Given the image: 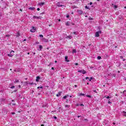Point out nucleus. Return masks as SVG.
Returning a JSON list of instances; mask_svg holds the SVG:
<instances>
[{
  "instance_id": "f257e3e1",
  "label": "nucleus",
  "mask_w": 126,
  "mask_h": 126,
  "mask_svg": "<svg viewBox=\"0 0 126 126\" xmlns=\"http://www.w3.org/2000/svg\"><path fill=\"white\" fill-rule=\"evenodd\" d=\"M14 51L13 50H11L10 52V53L8 54L7 56L8 57H10V58H12L13 56H14Z\"/></svg>"
},
{
  "instance_id": "f03ea898",
  "label": "nucleus",
  "mask_w": 126,
  "mask_h": 126,
  "mask_svg": "<svg viewBox=\"0 0 126 126\" xmlns=\"http://www.w3.org/2000/svg\"><path fill=\"white\" fill-rule=\"evenodd\" d=\"M102 33V32L101 31H99L98 32H96L95 33V37H99L100 36L99 34H101Z\"/></svg>"
},
{
  "instance_id": "7ed1b4c3",
  "label": "nucleus",
  "mask_w": 126,
  "mask_h": 126,
  "mask_svg": "<svg viewBox=\"0 0 126 126\" xmlns=\"http://www.w3.org/2000/svg\"><path fill=\"white\" fill-rule=\"evenodd\" d=\"M31 32H32V33L36 32V27H32V29L31 30Z\"/></svg>"
},
{
  "instance_id": "20e7f679",
  "label": "nucleus",
  "mask_w": 126,
  "mask_h": 126,
  "mask_svg": "<svg viewBox=\"0 0 126 126\" xmlns=\"http://www.w3.org/2000/svg\"><path fill=\"white\" fill-rule=\"evenodd\" d=\"M32 18L33 19H42V17L41 16H33Z\"/></svg>"
},
{
  "instance_id": "39448f33",
  "label": "nucleus",
  "mask_w": 126,
  "mask_h": 126,
  "mask_svg": "<svg viewBox=\"0 0 126 126\" xmlns=\"http://www.w3.org/2000/svg\"><path fill=\"white\" fill-rule=\"evenodd\" d=\"M39 48L37 49L38 51H42V49H43V46L42 45H39Z\"/></svg>"
},
{
  "instance_id": "423d86ee",
  "label": "nucleus",
  "mask_w": 126,
  "mask_h": 126,
  "mask_svg": "<svg viewBox=\"0 0 126 126\" xmlns=\"http://www.w3.org/2000/svg\"><path fill=\"white\" fill-rule=\"evenodd\" d=\"M48 40L45 38H43L42 39V42H45V43H47V42H48Z\"/></svg>"
},
{
  "instance_id": "0eeeda50",
  "label": "nucleus",
  "mask_w": 126,
  "mask_h": 126,
  "mask_svg": "<svg viewBox=\"0 0 126 126\" xmlns=\"http://www.w3.org/2000/svg\"><path fill=\"white\" fill-rule=\"evenodd\" d=\"M40 76H37L35 79L36 82H39V80L40 79Z\"/></svg>"
},
{
  "instance_id": "6e6552de",
  "label": "nucleus",
  "mask_w": 126,
  "mask_h": 126,
  "mask_svg": "<svg viewBox=\"0 0 126 126\" xmlns=\"http://www.w3.org/2000/svg\"><path fill=\"white\" fill-rule=\"evenodd\" d=\"M38 4V5H40V6H42L44 5V4H45V3L44 2L39 3Z\"/></svg>"
},
{
  "instance_id": "1a4fd4ad",
  "label": "nucleus",
  "mask_w": 126,
  "mask_h": 126,
  "mask_svg": "<svg viewBox=\"0 0 126 126\" xmlns=\"http://www.w3.org/2000/svg\"><path fill=\"white\" fill-rule=\"evenodd\" d=\"M122 114L123 115V116H125V117H126V112L122 111Z\"/></svg>"
},
{
  "instance_id": "9d476101",
  "label": "nucleus",
  "mask_w": 126,
  "mask_h": 126,
  "mask_svg": "<svg viewBox=\"0 0 126 126\" xmlns=\"http://www.w3.org/2000/svg\"><path fill=\"white\" fill-rule=\"evenodd\" d=\"M82 73L83 74H85L86 73V71H85L84 69H82Z\"/></svg>"
},
{
  "instance_id": "9b49d317",
  "label": "nucleus",
  "mask_w": 126,
  "mask_h": 126,
  "mask_svg": "<svg viewBox=\"0 0 126 126\" xmlns=\"http://www.w3.org/2000/svg\"><path fill=\"white\" fill-rule=\"evenodd\" d=\"M86 79H89V81H91V79H93V78L91 77V78H89V77H86Z\"/></svg>"
},
{
  "instance_id": "f8f14e48",
  "label": "nucleus",
  "mask_w": 126,
  "mask_h": 126,
  "mask_svg": "<svg viewBox=\"0 0 126 126\" xmlns=\"http://www.w3.org/2000/svg\"><path fill=\"white\" fill-rule=\"evenodd\" d=\"M67 59H68L67 56H65V61L66 62H67V63H68V62H69V60H67Z\"/></svg>"
},
{
  "instance_id": "ddd939ff",
  "label": "nucleus",
  "mask_w": 126,
  "mask_h": 126,
  "mask_svg": "<svg viewBox=\"0 0 126 126\" xmlns=\"http://www.w3.org/2000/svg\"><path fill=\"white\" fill-rule=\"evenodd\" d=\"M57 6H59V7H61V6H63L62 4H60L59 2L57 3Z\"/></svg>"
},
{
  "instance_id": "4468645a",
  "label": "nucleus",
  "mask_w": 126,
  "mask_h": 126,
  "mask_svg": "<svg viewBox=\"0 0 126 126\" xmlns=\"http://www.w3.org/2000/svg\"><path fill=\"white\" fill-rule=\"evenodd\" d=\"M72 53L73 54H76V49H73L72 50Z\"/></svg>"
},
{
  "instance_id": "2eb2a0df",
  "label": "nucleus",
  "mask_w": 126,
  "mask_h": 126,
  "mask_svg": "<svg viewBox=\"0 0 126 126\" xmlns=\"http://www.w3.org/2000/svg\"><path fill=\"white\" fill-rule=\"evenodd\" d=\"M78 12L79 14H82V13H83V12L81 10L78 11Z\"/></svg>"
},
{
  "instance_id": "dca6fc26",
  "label": "nucleus",
  "mask_w": 126,
  "mask_h": 126,
  "mask_svg": "<svg viewBox=\"0 0 126 126\" xmlns=\"http://www.w3.org/2000/svg\"><path fill=\"white\" fill-rule=\"evenodd\" d=\"M29 9H31V10H34V9H35V7H30Z\"/></svg>"
},
{
  "instance_id": "f3484780",
  "label": "nucleus",
  "mask_w": 126,
  "mask_h": 126,
  "mask_svg": "<svg viewBox=\"0 0 126 126\" xmlns=\"http://www.w3.org/2000/svg\"><path fill=\"white\" fill-rule=\"evenodd\" d=\"M66 26H69V22H67L65 24Z\"/></svg>"
},
{
  "instance_id": "a211bd4d",
  "label": "nucleus",
  "mask_w": 126,
  "mask_h": 126,
  "mask_svg": "<svg viewBox=\"0 0 126 126\" xmlns=\"http://www.w3.org/2000/svg\"><path fill=\"white\" fill-rule=\"evenodd\" d=\"M14 82H15V83H18V82H19V80H17V79H16V80H15Z\"/></svg>"
},
{
  "instance_id": "6ab92c4d",
  "label": "nucleus",
  "mask_w": 126,
  "mask_h": 126,
  "mask_svg": "<svg viewBox=\"0 0 126 126\" xmlns=\"http://www.w3.org/2000/svg\"><path fill=\"white\" fill-rule=\"evenodd\" d=\"M73 34H74V35H77V34H78V33L77 32H74Z\"/></svg>"
},
{
  "instance_id": "aec40b11",
  "label": "nucleus",
  "mask_w": 126,
  "mask_h": 126,
  "mask_svg": "<svg viewBox=\"0 0 126 126\" xmlns=\"http://www.w3.org/2000/svg\"><path fill=\"white\" fill-rule=\"evenodd\" d=\"M68 95H65L64 96H63V99H66V98H67V96H68Z\"/></svg>"
},
{
  "instance_id": "412c9836",
  "label": "nucleus",
  "mask_w": 126,
  "mask_h": 126,
  "mask_svg": "<svg viewBox=\"0 0 126 126\" xmlns=\"http://www.w3.org/2000/svg\"><path fill=\"white\" fill-rule=\"evenodd\" d=\"M19 35H20V34H19V32H17V37H19Z\"/></svg>"
},
{
  "instance_id": "4be33fe9",
  "label": "nucleus",
  "mask_w": 126,
  "mask_h": 126,
  "mask_svg": "<svg viewBox=\"0 0 126 126\" xmlns=\"http://www.w3.org/2000/svg\"><path fill=\"white\" fill-rule=\"evenodd\" d=\"M39 37H41V38H43V37H44V36L43 35V34H40Z\"/></svg>"
},
{
  "instance_id": "5701e85b",
  "label": "nucleus",
  "mask_w": 126,
  "mask_h": 126,
  "mask_svg": "<svg viewBox=\"0 0 126 126\" xmlns=\"http://www.w3.org/2000/svg\"><path fill=\"white\" fill-rule=\"evenodd\" d=\"M15 86H13L11 87L10 88H11V89H13V88H15Z\"/></svg>"
},
{
  "instance_id": "b1692460",
  "label": "nucleus",
  "mask_w": 126,
  "mask_h": 126,
  "mask_svg": "<svg viewBox=\"0 0 126 126\" xmlns=\"http://www.w3.org/2000/svg\"><path fill=\"white\" fill-rule=\"evenodd\" d=\"M87 97H88V98H91V95H87Z\"/></svg>"
},
{
  "instance_id": "393cba45",
  "label": "nucleus",
  "mask_w": 126,
  "mask_h": 126,
  "mask_svg": "<svg viewBox=\"0 0 126 126\" xmlns=\"http://www.w3.org/2000/svg\"><path fill=\"white\" fill-rule=\"evenodd\" d=\"M68 107H69V105H65V108H68Z\"/></svg>"
},
{
  "instance_id": "a878e982",
  "label": "nucleus",
  "mask_w": 126,
  "mask_h": 126,
  "mask_svg": "<svg viewBox=\"0 0 126 126\" xmlns=\"http://www.w3.org/2000/svg\"><path fill=\"white\" fill-rule=\"evenodd\" d=\"M89 19V20H93V18L90 17Z\"/></svg>"
},
{
  "instance_id": "bb28decb",
  "label": "nucleus",
  "mask_w": 126,
  "mask_h": 126,
  "mask_svg": "<svg viewBox=\"0 0 126 126\" xmlns=\"http://www.w3.org/2000/svg\"><path fill=\"white\" fill-rule=\"evenodd\" d=\"M97 59H98V60H101V57L98 56Z\"/></svg>"
},
{
  "instance_id": "cd10ccee",
  "label": "nucleus",
  "mask_w": 126,
  "mask_h": 126,
  "mask_svg": "<svg viewBox=\"0 0 126 126\" xmlns=\"http://www.w3.org/2000/svg\"><path fill=\"white\" fill-rule=\"evenodd\" d=\"M40 88L43 89V87H37V89H40Z\"/></svg>"
},
{
  "instance_id": "c85d7f7f",
  "label": "nucleus",
  "mask_w": 126,
  "mask_h": 126,
  "mask_svg": "<svg viewBox=\"0 0 126 126\" xmlns=\"http://www.w3.org/2000/svg\"><path fill=\"white\" fill-rule=\"evenodd\" d=\"M5 37H10V35L7 34V35H6Z\"/></svg>"
},
{
  "instance_id": "c756f323",
  "label": "nucleus",
  "mask_w": 126,
  "mask_h": 126,
  "mask_svg": "<svg viewBox=\"0 0 126 126\" xmlns=\"http://www.w3.org/2000/svg\"><path fill=\"white\" fill-rule=\"evenodd\" d=\"M114 8H118V6H117V5H114Z\"/></svg>"
},
{
  "instance_id": "7c9ffc66",
  "label": "nucleus",
  "mask_w": 126,
  "mask_h": 126,
  "mask_svg": "<svg viewBox=\"0 0 126 126\" xmlns=\"http://www.w3.org/2000/svg\"><path fill=\"white\" fill-rule=\"evenodd\" d=\"M85 8H86L87 9H89V7H88L87 6H85Z\"/></svg>"
},
{
  "instance_id": "2f4dec72",
  "label": "nucleus",
  "mask_w": 126,
  "mask_h": 126,
  "mask_svg": "<svg viewBox=\"0 0 126 126\" xmlns=\"http://www.w3.org/2000/svg\"><path fill=\"white\" fill-rule=\"evenodd\" d=\"M26 84H29V82L27 81L25 82Z\"/></svg>"
},
{
  "instance_id": "473e14b6",
  "label": "nucleus",
  "mask_w": 126,
  "mask_h": 126,
  "mask_svg": "<svg viewBox=\"0 0 126 126\" xmlns=\"http://www.w3.org/2000/svg\"><path fill=\"white\" fill-rule=\"evenodd\" d=\"M78 72H82V70H78Z\"/></svg>"
},
{
  "instance_id": "72a5a7b5",
  "label": "nucleus",
  "mask_w": 126,
  "mask_h": 126,
  "mask_svg": "<svg viewBox=\"0 0 126 126\" xmlns=\"http://www.w3.org/2000/svg\"><path fill=\"white\" fill-rule=\"evenodd\" d=\"M35 44H36L37 45H38V44H40V43L38 41L35 42Z\"/></svg>"
},
{
  "instance_id": "f704fd0d",
  "label": "nucleus",
  "mask_w": 126,
  "mask_h": 126,
  "mask_svg": "<svg viewBox=\"0 0 126 126\" xmlns=\"http://www.w3.org/2000/svg\"><path fill=\"white\" fill-rule=\"evenodd\" d=\"M92 4H93L92 2H90V5H92Z\"/></svg>"
},
{
  "instance_id": "c9c22d12",
  "label": "nucleus",
  "mask_w": 126,
  "mask_h": 126,
  "mask_svg": "<svg viewBox=\"0 0 126 126\" xmlns=\"http://www.w3.org/2000/svg\"><path fill=\"white\" fill-rule=\"evenodd\" d=\"M66 17H67V18H68L69 17V15H67Z\"/></svg>"
},
{
  "instance_id": "e433bc0d",
  "label": "nucleus",
  "mask_w": 126,
  "mask_h": 126,
  "mask_svg": "<svg viewBox=\"0 0 126 126\" xmlns=\"http://www.w3.org/2000/svg\"><path fill=\"white\" fill-rule=\"evenodd\" d=\"M51 64H52V63H50V64L48 65V66H51Z\"/></svg>"
},
{
  "instance_id": "4c0bfd02",
  "label": "nucleus",
  "mask_w": 126,
  "mask_h": 126,
  "mask_svg": "<svg viewBox=\"0 0 126 126\" xmlns=\"http://www.w3.org/2000/svg\"><path fill=\"white\" fill-rule=\"evenodd\" d=\"M29 84H30V85H32L33 84V83H29Z\"/></svg>"
},
{
  "instance_id": "58836bf2",
  "label": "nucleus",
  "mask_w": 126,
  "mask_h": 126,
  "mask_svg": "<svg viewBox=\"0 0 126 126\" xmlns=\"http://www.w3.org/2000/svg\"><path fill=\"white\" fill-rule=\"evenodd\" d=\"M106 98H107V99H109V98H111L109 96H107V97H106Z\"/></svg>"
},
{
  "instance_id": "ea45409f",
  "label": "nucleus",
  "mask_w": 126,
  "mask_h": 126,
  "mask_svg": "<svg viewBox=\"0 0 126 126\" xmlns=\"http://www.w3.org/2000/svg\"><path fill=\"white\" fill-rule=\"evenodd\" d=\"M108 104H112V102H111V101H108Z\"/></svg>"
},
{
  "instance_id": "a19ab883",
  "label": "nucleus",
  "mask_w": 126,
  "mask_h": 126,
  "mask_svg": "<svg viewBox=\"0 0 126 126\" xmlns=\"http://www.w3.org/2000/svg\"><path fill=\"white\" fill-rule=\"evenodd\" d=\"M37 10H38V11H39L40 10V8H38L37 9Z\"/></svg>"
},
{
  "instance_id": "79ce46f5",
  "label": "nucleus",
  "mask_w": 126,
  "mask_h": 126,
  "mask_svg": "<svg viewBox=\"0 0 126 126\" xmlns=\"http://www.w3.org/2000/svg\"><path fill=\"white\" fill-rule=\"evenodd\" d=\"M11 114H12V115H14V114H15V113H14V112H12Z\"/></svg>"
},
{
  "instance_id": "37998d69",
  "label": "nucleus",
  "mask_w": 126,
  "mask_h": 126,
  "mask_svg": "<svg viewBox=\"0 0 126 126\" xmlns=\"http://www.w3.org/2000/svg\"><path fill=\"white\" fill-rule=\"evenodd\" d=\"M18 87H19V88H21V85H19Z\"/></svg>"
},
{
  "instance_id": "c03bdc74",
  "label": "nucleus",
  "mask_w": 126,
  "mask_h": 126,
  "mask_svg": "<svg viewBox=\"0 0 126 126\" xmlns=\"http://www.w3.org/2000/svg\"><path fill=\"white\" fill-rule=\"evenodd\" d=\"M75 65H78V63H75Z\"/></svg>"
},
{
  "instance_id": "a18cd8bd",
  "label": "nucleus",
  "mask_w": 126,
  "mask_h": 126,
  "mask_svg": "<svg viewBox=\"0 0 126 126\" xmlns=\"http://www.w3.org/2000/svg\"><path fill=\"white\" fill-rule=\"evenodd\" d=\"M51 69L54 70V67H52L51 68Z\"/></svg>"
},
{
  "instance_id": "49530a36",
  "label": "nucleus",
  "mask_w": 126,
  "mask_h": 126,
  "mask_svg": "<svg viewBox=\"0 0 126 126\" xmlns=\"http://www.w3.org/2000/svg\"><path fill=\"white\" fill-rule=\"evenodd\" d=\"M80 95H84V94H81Z\"/></svg>"
},
{
  "instance_id": "de8ad7c7",
  "label": "nucleus",
  "mask_w": 126,
  "mask_h": 126,
  "mask_svg": "<svg viewBox=\"0 0 126 126\" xmlns=\"http://www.w3.org/2000/svg\"><path fill=\"white\" fill-rule=\"evenodd\" d=\"M77 117H78V118H80V117H81V116H78Z\"/></svg>"
},
{
  "instance_id": "09e8293b",
  "label": "nucleus",
  "mask_w": 126,
  "mask_h": 126,
  "mask_svg": "<svg viewBox=\"0 0 126 126\" xmlns=\"http://www.w3.org/2000/svg\"><path fill=\"white\" fill-rule=\"evenodd\" d=\"M69 39H71L72 37L71 36H69Z\"/></svg>"
},
{
  "instance_id": "8fccbe9b",
  "label": "nucleus",
  "mask_w": 126,
  "mask_h": 126,
  "mask_svg": "<svg viewBox=\"0 0 126 126\" xmlns=\"http://www.w3.org/2000/svg\"><path fill=\"white\" fill-rule=\"evenodd\" d=\"M54 119H57V117L55 116L54 117Z\"/></svg>"
},
{
  "instance_id": "3c124183",
  "label": "nucleus",
  "mask_w": 126,
  "mask_h": 126,
  "mask_svg": "<svg viewBox=\"0 0 126 126\" xmlns=\"http://www.w3.org/2000/svg\"><path fill=\"white\" fill-rule=\"evenodd\" d=\"M58 21L60 22L61 21V19H59Z\"/></svg>"
},
{
  "instance_id": "603ef678",
  "label": "nucleus",
  "mask_w": 126,
  "mask_h": 126,
  "mask_svg": "<svg viewBox=\"0 0 126 126\" xmlns=\"http://www.w3.org/2000/svg\"><path fill=\"white\" fill-rule=\"evenodd\" d=\"M28 55H30V53L28 52Z\"/></svg>"
},
{
  "instance_id": "864d4df0",
  "label": "nucleus",
  "mask_w": 126,
  "mask_h": 126,
  "mask_svg": "<svg viewBox=\"0 0 126 126\" xmlns=\"http://www.w3.org/2000/svg\"><path fill=\"white\" fill-rule=\"evenodd\" d=\"M121 59H123V56L120 57Z\"/></svg>"
},
{
  "instance_id": "5fc2aeb1",
  "label": "nucleus",
  "mask_w": 126,
  "mask_h": 126,
  "mask_svg": "<svg viewBox=\"0 0 126 126\" xmlns=\"http://www.w3.org/2000/svg\"><path fill=\"white\" fill-rule=\"evenodd\" d=\"M36 53L34 52L33 55H35Z\"/></svg>"
},
{
  "instance_id": "6e6d98bb",
  "label": "nucleus",
  "mask_w": 126,
  "mask_h": 126,
  "mask_svg": "<svg viewBox=\"0 0 126 126\" xmlns=\"http://www.w3.org/2000/svg\"><path fill=\"white\" fill-rule=\"evenodd\" d=\"M80 106H84L83 104H80Z\"/></svg>"
},
{
  "instance_id": "4d7b16f0",
  "label": "nucleus",
  "mask_w": 126,
  "mask_h": 126,
  "mask_svg": "<svg viewBox=\"0 0 126 126\" xmlns=\"http://www.w3.org/2000/svg\"><path fill=\"white\" fill-rule=\"evenodd\" d=\"M55 63H57V61H55Z\"/></svg>"
},
{
  "instance_id": "13d9d810",
  "label": "nucleus",
  "mask_w": 126,
  "mask_h": 126,
  "mask_svg": "<svg viewBox=\"0 0 126 126\" xmlns=\"http://www.w3.org/2000/svg\"><path fill=\"white\" fill-rule=\"evenodd\" d=\"M75 87H77V85H75Z\"/></svg>"
},
{
  "instance_id": "bf43d9fd",
  "label": "nucleus",
  "mask_w": 126,
  "mask_h": 126,
  "mask_svg": "<svg viewBox=\"0 0 126 126\" xmlns=\"http://www.w3.org/2000/svg\"><path fill=\"white\" fill-rule=\"evenodd\" d=\"M125 61H126V59H124L123 60V61L125 62Z\"/></svg>"
},
{
  "instance_id": "052dcab7",
  "label": "nucleus",
  "mask_w": 126,
  "mask_h": 126,
  "mask_svg": "<svg viewBox=\"0 0 126 126\" xmlns=\"http://www.w3.org/2000/svg\"><path fill=\"white\" fill-rule=\"evenodd\" d=\"M24 41H26V39H24Z\"/></svg>"
},
{
  "instance_id": "680f3d73",
  "label": "nucleus",
  "mask_w": 126,
  "mask_h": 126,
  "mask_svg": "<svg viewBox=\"0 0 126 126\" xmlns=\"http://www.w3.org/2000/svg\"><path fill=\"white\" fill-rule=\"evenodd\" d=\"M41 126H44V125H41Z\"/></svg>"
},
{
  "instance_id": "e2e57ef3",
  "label": "nucleus",
  "mask_w": 126,
  "mask_h": 126,
  "mask_svg": "<svg viewBox=\"0 0 126 126\" xmlns=\"http://www.w3.org/2000/svg\"><path fill=\"white\" fill-rule=\"evenodd\" d=\"M113 76H114V77H115V76H116V75H113Z\"/></svg>"
},
{
  "instance_id": "0e129e2a",
  "label": "nucleus",
  "mask_w": 126,
  "mask_h": 126,
  "mask_svg": "<svg viewBox=\"0 0 126 126\" xmlns=\"http://www.w3.org/2000/svg\"><path fill=\"white\" fill-rule=\"evenodd\" d=\"M57 97H59V96H60L59 95H57Z\"/></svg>"
},
{
  "instance_id": "69168bd1",
  "label": "nucleus",
  "mask_w": 126,
  "mask_h": 126,
  "mask_svg": "<svg viewBox=\"0 0 126 126\" xmlns=\"http://www.w3.org/2000/svg\"><path fill=\"white\" fill-rule=\"evenodd\" d=\"M71 14H73V12H72V13H71Z\"/></svg>"
},
{
  "instance_id": "338daca9",
  "label": "nucleus",
  "mask_w": 126,
  "mask_h": 126,
  "mask_svg": "<svg viewBox=\"0 0 126 126\" xmlns=\"http://www.w3.org/2000/svg\"><path fill=\"white\" fill-rule=\"evenodd\" d=\"M94 92H96V91H94Z\"/></svg>"
},
{
  "instance_id": "774afa93",
  "label": "nucleus",
  "mask_w": 126,
  "mask_h": 126,
  "mask_svg": "<svg viewBox=\"0 0 126 126\" xmlns=\"http://www.w3.org/2000/svg\"><path fill=\"white\" fill-rule=\"evenodd\" d=\"M125 8H126V6L125 7Z\"/></svg>"
}]
</instances>
